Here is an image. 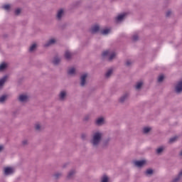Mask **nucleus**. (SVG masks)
<instances>
[{
    "mask_svg": "<svg viewBox=\"0 0 182 182\" xmlns=\"http://www.w3.org/2000/svg\"><path fill=\"white\" fill-rule=\"evenodd\" d=\"M141 86H143V82L140 81L136 83L135 87L137 90H139V89L141 88Z\"/></svg>",
    "mask_w": 182,
    "mask_h": 182,
    "instance_id": "6ab92c4d",
    "label": "nucleus"
},
{
    "mask_svg": "<svg viewBox=\"0 0 182 182\" xmlns=\"http://www.w3.org/2000/svg\"><path fill=\"white\" fill-rule=\"evenodd\" d=\"M41 124H39V123H36V124H35V129H36V130H41Z\"/></svg>",
    "mask_w": 182,
    "mask_h": 182,
    "instance_id": "c756f323",
    "label": "nucleus"
},
{
    "mask_svg": "<svg viewBox=\"0 0 182 182\" xmlns=\"http://www.w3.org/2000/svg\"><path fill=\"white\" fill-rule=\"evenodd\" d=\"M137 38H138L137 36H133V40L134 41H137Z\"/></svg>",
    "mask_w": 182,
    "mask_h": 182,
    "instance_id": "c9c22d12",
    "label": "nucleus"
},
{
    "mask_svg": "<svg viewBox=\"0 0 182 182\" xmlns=\"http://www.w3.org/2000/svg\"><path fill=\"white\" fill-rule=\"evenodd\" d=\"M85 120H89V116L85 117Z\"/></svg>",
    "mask_w": 182,
    "mask_h": 182,
    "instance_id": "ea45409f",
    "label": "nucleus"
},
{
    "mask_svg": "<svg viewBox=\"0 0 182 182\" xmlns=\"http://www.w3.org/2000/svg\"><path fill=\"white\" fill-rule=\"evenodd\" d=\"M4 150V146L1 145L0 146V151H2Z\"/></svg>",
    "mask_w": 182,
    "mask_h": 182,
    "instance_id": "4c0bfd02",
    "label": "nucleus"
},
{
    "mask_svg": "<svg viewBox=\"0 0 182 182\" xmlns=\"http://www.w3.org/2000/svg\"><path fill=\"white\" fill-rule=\"evenodd\" d=\"M102 58H107L109 60H112V59H114L116 58V53L110 50H105L102 53Z\"/></svg>",
    "mask_w": 182,
    "mask_h": 182,
    "instance_id": "f03ea898",
    "label": "nucleus"
},
{
    "mask_svg": "<svg viewBox=\"0 0 182 182\" xmlns=\"http://www.w3.org/2000/svg\"><path fill=\"white\" fill-rule=\"evenodd\" d=\"M164 80V75H161L159 76V77H158V81L159 82H163Z\"/></svg>",
    "mask_w": 182,
    "mask_h": 182,
    "instance_id": "7c9ffc66",
    "label": "nucleus"
},
{
    "mask_svg": "<svg viewBox=\"0 0 182 182\" xmlns=\"http://www.w3.org/2000/svg\"><path fill=\"white\" fill-rule=\"evenodd\" d=\"M15 14L16 15H19L21 14V10L20 9H17L16 11H15Z\"/></svg>",
    "mask_w": 182,
    "mask_h": 182,
    "instance_id": "72a5a7b5",
    "label": "nucleus"
},
{
    "mask_svg": "<svg viewBox=\"0 0 182 182\" xmlns=\"http://www.w3.org/2000/svg\"><path fill=\"white\" fill-rule=\"evenodd\" d=\"M108 33H110V29H109V28L104 29L102 31V35H108Z\"/></svg>",
    "mask_w": 182,
    "mask_h": 182,
    "instance_id": "5701e85b",
    "label": "nucleus"
},
{
    "mask_svg": "<svg viewBox=\"0 0 182 182\" xmlns=\"http://www.w3.org/2000/svg\"><path fill=\"white\" fill-rule=\"evenodd\" d=\"M59 97L60 100H65V98L66 97V91L65 90L61 91L60 92Z\"/></svg>",
    "mask_w": 182,
    "mask_h": 182,
    "instance_id": "ddd939ff",
    "label": "nucleus"
},
{
    "mask_svg": "<svg viewBox=\"0 0 182 182\" xmlns=\"http://www.w3.org/2000/svg\"><path fill=\"white\" fill-rule=\"evenodd\" d=\"M68 73V75H70L71 76L73 75H75L76 68H75L74 67L69 68Z\"/></svg>",
    "mask_w": 182,
    "mask_h": 182,
    "instance_id": "4468645a",
    "label": "nucleus"
},
{
    "mask_svg": "<svg viewBox=\"0 0 182 182\" xmlns=\"http://www.w3.org/2000/svg\"><path fill=\"white\" fill-rule=\"evenodd\" d=\"M164 151V147L161 146V147H159V148H158V149H156V153H157L158 154H160V153H163Z\"/></svg>",
    "mask_w": 182,
    "mask_h": 182,
    "instance_id": "b1692460",
    "label": "nucleus"
},
{
    "mask_svg": "<svg viewBox=\"0 0 182 182\" xmlns=\"http://www.w3.org/2000/svg\"><path fill=\"white\" fill-rule=\"evenodd\" d=\"M177 136H173L169 139V143H174V141H177Z\"/></svg>",
    "mask_w": 182,
    "mask_h": 182,
    "instance_id": "c85d7f7f",
    "label": "nucleus"
},
{
    "mask_svg": "<svg viewBox=\"0 0 182 182\" xmlns=\"http://www.w3.org/2000/svg\"><path fill=\"white\" fill-rule=\"evenodd\" d=\"M3 9H5V11H9V9H11V5L6 4L3 6Z\"/></svg>",
    "mask_w": 182,
    "mask_h": 182,
    "instance_id": "bb28decb",
    "label": "nucleus"
},
{
    "mask_svg": "<svg viewBox=\"0 0 182 182\" xmlns=\"http://www.w3.org/2000/svg\"><path fill=\"white\" fill-rule=\"evenodd\" d=\"M100 29L99 25H95L91 28V32L92 33H96V32H98Z\"/></svg>",
    "mask_w": 182,
    "mask_h": 182,
    "instance_id": "f8f14e48",
    "label": "nucleus"
},
{
    "mask_svg": "<svg viewBox=\"0 0 182 182\" xmlns=\"http://www.w3.org/2000/svg\"><path fill=\"white\" fill-rule=\"evenodd\" d=\"M131 63H132V62L130 60L127 61V66L130 65Z\"/></svg>",
    "mask_w": 182,
    "mask_h": 182,
    "instance_id": "e433bc0d",
    "label": "nucleus"
},
{
    "mask_svg": "<svg viewBox=\"0 0 182 182\" xmlns=\"http://www.w3.org/2000/svg\"><path fill=\"white\" fill-rule=\"evenodd\" d=\"M75 171L74 170L70 171L68 175V178H70V177H72V176H73V174H75Z\"/></svg>",
    "mask_w": 182,
    "mask_h": 182,
    "instance_id": "2f4dec72",
    "label": "nucleus"
},
{
    "mask_svg": "<svg viewBox=\"0 0 182 182\" xmlns=\"http://www.w3.org/2000/svg\"><path fill=\"white\" fill-rule=\"evenodd\" d=\"M95 123L97 126H102V124H105V118L99 117L96 119Z\"/></svg>",
    "mask_w": 182,
    "mask_h": 182,
    "instance_id": "6e6552de",
    "label": "nucleus"
},
{
    "mask_svg": "<svg viewBox=\"0 0 182 182\" xmlns=\"http://www.w3.org/2000/svg\"><path fill=\"white\" fill-rule=\"evenodd\" d=\"M146 174H147L148 176L150 175V174H153V169L146 170Z\"/></svg>",
    "mask_w": 182,
    "mask_h": 182,
    "instance_id": "473e14b6",
    "label": "nucleus"
},
{
    "mask_svg": "<svg viewBox=\"0 0 182 182\" xmlns=\"http://www.w3.org/2000/svg\"><path fill=\"white\" fill-rule=\"evenodd\" d=\"M55 177H58V174L55 175Z\"/></svg>",
    "mask_w": 182,
    "mask_h": 182,
    "instance_id": "a19ab883",
    "label": "nucleus"
},
{
    "mask_svg": "<svg viewBox=\"0 0 182 182\" xmlns=\"http://www.w3.org/2000/svg\"><path fill=\"white\" fill-rule=\"evenodd\" d=\"M171 14V11H167L166 12V16H170Z\"/></svg>",
    "mask_w": 182,
    "mask_h": 182,
    "instance_id": "f704fd0d",
    "label": "nucleus"
},
{
    "mask_svg": "<svg viewBox=\"0 0 182 182\" xmlns=\"http://www.w3.org/2000/svg\"><path fill=\"white\" fill-rule=\"evenodd\" d=\"M28 99L29 96H28V95L26 94L20 95L18 97V100L20 102H22L23 103H25V102H28Z\"/></svg>",
    "mask_w": 182,
    "mask_h": 182,
    "instance_id": "39448f33",
    "label": "nucleus"
},
{
    "mask_svg": "<svg viewBox=\"0 0 182 182\" xmlns=\"http://www.w3.org/2000/svg\"><path fill=\"white\" fill-rule=\"evenodd\" d=\"M87 78V73H84L81 75V82H80L81 86H85L86 85V79Z\"/></svg>",
    "mask_w": 182,
    "mask_h": 182,
    "instance_id": "0eeeda50",
    "label": "nucleus"
},
{
    "mask_svg": "<svg viewBox=\"0 0 182 182\" xmlns=\"http://www.w3.org/2000/svg\"><path fill=\"white\" fill-rule=\"evenodd\" d=\"M8 99V95H2L1 97H0V103H4V102H5V100H6Z\"/></svg>",
    "mask_w": 182,
    "mask_h": 182,
    "instance_id": "aec40b11",
    "label": "nucleus"
},
{
    "mask_svg": "<svg viewBox=\"0 0 182 182\" xmlns=\"http://www.w3.org/2000/svg\"><path fill=\"white\" fill-rule=\"evenodd\" d=\"M15 172V169L12 167H7L4 168V174L6 176H11V174H14Z\"/></svg>",
    "mask_w": 182,
    "mask_h": 182,
    "instance_id": "20e7f679",
    "label": "nucleus"
},
{
    "mask_svg": "<svg viewBox=\"0 0 182 182\" xmlns=\"http://www.w3.org/2000/svg\"><path fill=\"white\" fill-rule=\"evenodd\" d=\"M36 49V44L34 43L31 46L29 50L30 52H33V50H35Z\"/></svg>",
    "mask_w": 182,
    "mask_h": 182,
    "instance_id": "a878e982",
    "label": "nucleus"
},
{
    "mask_svg": "<svg viewBox=\"0 0 182 182\" xmlns=\"http://www.w3.org/2000/svg\"><path fill=\"white\" fill-rule=\"evenodd\" d=\"M65 56L66 59H70L72 58V53H70V51H66L65 53Z\"/></svg>",
    "mask_w": 182,
    "mask_h": 182,
    "instance_id": "412c9836",
    "label": "nucleus"
},
{
    "mask_svg": "<svg viewBox=\"0 0 182 182\" xmlns=\"http://www.w3.org/2000/svg\"><path fill=\"white\" fill-rule=\"evenodd\" d=\"M56 42V40L55 38L50 39L45 45L44 46L46 48H48V46H50V45H53Z\"/></svg>",
    "mask_w": 182,
    "mask_h": 182,
    "instance_id": "9d476101",
    "label": "nucleus"
},
{
    "mask_svg": "<svg viewBox=\"0 0 182 182\" xmlns=\"http://www.w3.org/2000/svg\"><path fill=\"white\" fill-rule=\"evenodd\" d=\"M101 182H109V177L106 175L103 176L101 178Z\"/></svg>",
    "mask_w": 182,
    "mask_h": 182,
    "instance_id": "4be33fe9",
    "label": "nucleus"
},
{
    "mask_svg": "<svg viewBox=\"0 0 182 182\" xmlns=\"http://www.w3.org/2000/svg\"><path fill=\"white\" fill-rule=\"evenodd\" d=\"M143 132L145 134H147L149 132H151V127H144L143 128Z\"/></svg>",
    "mask_w": 182,
    "mask_h": 182,
    "instance_id": "f3484780",
    "label": "nucleus"
},
{
    "mask_svg": "<svg viewBox=\"0 0 182 182\" xmlns=\"http://www.w3.org/2000/svg\"><path fill=\"white\" fill-rule=\"evenodd\" d=\"M126 99H127V95H123L122 97H121L119 98V102L121 103H123V102H124V100H126Z\"/></svg>",
    "mask_w": 182,
    "mask_h": 182,
    "instance_id": "393cba45",
    "label": "nucleus"
},
{
    "mask_svg": "<svg viewBox=\"0 0 182 182\" xmlns=\"http://www.w3.org/2000/svg\"><path fill=\"white\" fill-rule=\"evenodd\" d=\"M126 13H122L119 15L117 16V22H122V21H123V19H124V18H126Z\"/></svg>",
    "mask_w": 182,
    "mask_h": 182,
    "instance_id": "1a4fd4ad",
    "label": "nucleus"
},
{
    "mask_svg": "<svg viewBox=\"0 0 182 182\" xmlns=\"http://www.w3.org/2000/svg\"><path fill=\"white\" fill-rule=\"evenodd\" d=\"M100 140H102V133L100 132H95L93 134L92 139V146H97L99 143H100Z\"/></svg>",
    "mask_w": 182,
    "mask_h": 182,
    "instance_id": "f257e3e1",
    "label": "nucleus"
},
{
    "mask_svg": "<svg viewBox=\"0 0 182 182\" xmlns=\"http://www.w3.org/2000/svg\"><path fill=\"white\" fill-rule=\"evenodd\" d=\"M59 62H60V59H59L58 58H55L53 60V63H54V65H58Z\"/></svg>",
    "mask_w": 182,
    "mask_h": 182,
    "instance_id": "cd10ccee",
    "label": "nucleus"
},
{
    "mask_svg": "<svg viewBox=\"0 0 182 182\" xmlns=\"http://www.w3.org/2000/svg\"><path fill=\"white\" fill-rule=\"evenodd\" d=\"M175 91L176 93H181L182 92V81H179L175 86Z\"/></svg>",
    "mask_w": 182,
    "mask_h": 182,
    "instance_id": "423d86ee",
    "label": "nucleus"
},
{
    "mask_svg": "<svg viewBox=\"0 0 182 182\" xmlns=\"http://www.w3.org/2000/svg\"><path fill=\"white\" fill-rule=\"evenodd\" d=\"M64 14H65V11H63V9L58 10V11L57 13V18L61 19L62 16H63Z\"/></svg>",
    "mask_w": 182,
    "mask_h": 182,
    "instance_id": "9b49d317",
    "label": "nucleus"
},
{
    "mask_svg": "<svg viewBox=\"0 0 182 182\" xmlns=\"http://www.w3.org/2000/svg\"><path fill=\"white\" fill-rule=\"evenodd\" d=\"M6 68H8V64H6V63H2L0 65V72H2V70H5Z\"/></svg>",
    "mask_w": 182,
    "mask_h": 182,
    "instance_id": "dca6fc26",
    "label": "nucleus"
},
{
    "mask_svg": "<svg viewBox=\"0 0 182 182\" xmlns=\"http://www.w3.org/2000/svg\"><path fill=\"white\" fill-rule=\"evenodd\" d=\"M112 73H113V70L112 69L108 70L105 74L106 77H110Z\"/></svg>",
    "mask_w": 182,
    "mask_h": 182,
    "instance_id": "a211bd4d",
    "label": "nucleus"
},
{
    "mask_svg": "<svg viewBox=\"0 0 182 182\" xmlns=\"http://www.w3.org/2000/svg\"><path fill=\"white\" fill-rule=\"evenodd\" d=\"M7 77L5 76L3 78L0 79V89H2L5 82H6Z\"/></svg>",
    "mask_w": 182,
    "mask_h": 182,
    "instance_id": "2eb2a0df",
    "label": "nucleus"
},
{
    "mask_svg": "<svg viewBox=\"0 0 182 182\" xmlns=\"http://www.w3.org/2000/svg\"><path fill=\"white\" fill-rule=\"evenodd\" d=\"M134 164L136 167H143L147 164V161L146 160L135 161L134 162Z\"/></svg>",
    "mask_w": 182,
    "mask_h": 182,
    "instance_id": "7ed1b4c3",
    "label": "nucleus"
},
{
    "mask_svg": "<svg viewBox=\"0 0 182 182\" xmlns=\"http://www.w3.org/2000/svg\"><path fill=\"white\" fill-rule=\"evenodd\" d=\"M28 143V140L23 141V144H26Z\"/></svg>",
    "mask_w": 182,
    "mask_h": 182,
    "instance_id": "58836bf2",
    "label": "nucleus"
}]
</instances>
